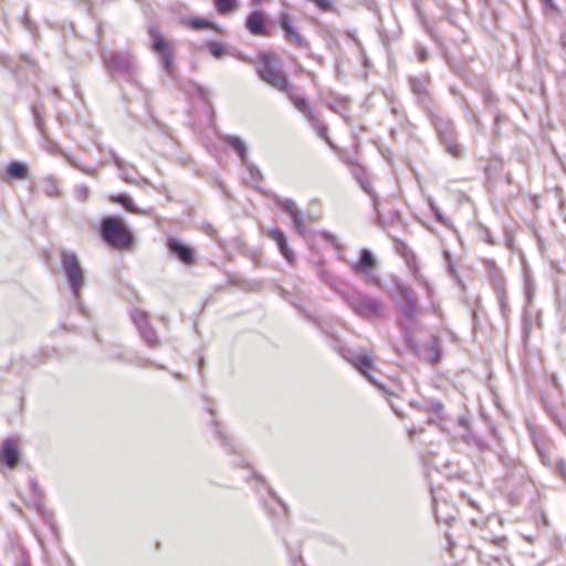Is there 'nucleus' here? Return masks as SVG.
<instances>
[{
	"label": "nucleus",
	"instance_id": "obj_54",
	"mask_svg": "<svg viewBox=\"0 0 566 566\" xmlns=\"http://www.w3.org/2000/svg\"><path fill=\"white\" fill-rule=\"evenodd\" d=\"M496 297H497L499 304L501 306V310L504 313L505 310H506V295H505V291L497 292L496 293Z\"/></svg>",
	"mask_w": 566,
	"mask_h": 566
},
{
	"label": "nucleus",
	"instance_id": "obj_24",
	"mask_svg": "<svg viewBox=\"0 0 566 566\" xmlns=\"http://www.w3.org/2000/svg\"><path fill=\"white\" fill-rule=\"evenodd\" d=\"M109 200L112 202L120 205L125 210H127L130 213L135 214H144V216H150L151 209H140L138 208L133 199L127 193H117V195H111Z\"/></svg>",
	"mask_w": 566,
	"mask_h": 566
},
{
	"label": "nucleus",
	"instance_id": "obj_22",
	"mask_svg": "<svg viewBox=\"0 0 566 566\" xmlns=\"http://www.w3.org/2000/svg\"><path fill=\"white\" fill-rule=\"evenodd\" d=\"M499 459L501 463L507 469V472L505 473V478L507 480L513 478H518L521 481H523L526 476V469L518 463L514 458L507 455V454H500Z\"/></svg>",
	"mask_w": 566,
	"mask_h": 566
},
{
	"label": "nucleus",
	"instance_id": "obj_47",
	"mask_svg": "<svg viewBox=\"0 0 566 566\" xmlns=\"http://www.w3.org/2000/svg\"><path fill=\"white\" fill-rule=\"evenodd\" d=\"M554 471L566 483V464H565V461L562 458L557 459V461L555 463V467H554Z\"/></svg>",
	"mask_w": 566,
	"mask_h": 566
},
{
	"label": "nucleus",
	"instance_id": "obj_37",
	"mask_svg": "<svg viewBox=\"0 0 566 566\" xmlns=\"http://www.w3.org/2000/svg\"><path fill=\"white\" fill-rule=\"evenodd\" d=\"M206 46L208 51L211 53L212 56L216 59H221L226 53V48L223 44L217 42V41H208L206 43Z\"/></svg>",
	"mask_w": 566,
	"mask_h": 566
},
{
	"label": "nucleus",
	"instance_id": "obj_29",
	"mask_svg": "<svg viewBox=\"0 0 566 566\" xmlns=\"http://www.w3.org/2000/svg\"><path fill=\"white\" fill-rule=\"evenodd\" d=\"M185 24L196 31L217 30V24L206 18L195 17L185 21Z\"/></svg>",
	"mask_w": 566,
	"mask_h": 566
},
{
	"label": "nucleus",
	"instance_id": "obj_62",
	"mask_svg": "<svg viewBox=\"0 0 566 566\" xmlns=\"http://www.w3.org/2000/svg\"><path fill=\"white\" fill-rule=\"evenodd\" d=\"M363 187H364V189L366 190V192L371 197L373 202H374V209H375V210H377V207H378V198L376 197V195H374V193L371 192V190H370L368 187H366V186H363Z\"/></svg>",
	"mask_w": 566,
	"mask_h": 566
},
{
	"label": "nucleus",
	"instance_id": "obj_8",
	"mask_svg": "<svg viewBox=\"0 0 566 566\" xmlns=\"http://www.w3.org/2000/svg\"><path fill=\"white\" fill-rule=\"evenodd\" d=\"M339 296L355 314L366 319L376 317L382 308L381 301L366 294H354L347 291H339Z\"/></svg>",
	"mask_w": 566,
	"mask_h": 566
},
{
	"label": "nucleus",
	"instance_id": "obj_46",
	"mask_svg": "<svg viewBox=\"0 0 566 566\" xmlns=\"http://www.w3.org/2000/svg\"><path fill=\"white\" fill-rule=\"evenodd\" d=\"M46 187H45V193L50 197H57L60 195L57 186L54 184V180L52 177H49L45 179Z\"/></svg>",
	"mask_w": 566,
	"mask_h": 566
},
{
	"label": "nucleus",
	"instance_id": "obj_59",
	"mask_svg": "<svg viewBox=\"0 0 566 566\" xmlns=\"http://www.w3.org/2000/svg\"><path fill=\"white\" fill-rule=\"evenodd\" d=\"M203 231H205V232H206V234H208L209 237H211V238H213V239H217V230H216L211 224H207V226H205Z\"/></svg>",
	"mask_w": 566,
	"mask_h": 566
},
{
	"label": "nucleus",
	"instance_id": "obj_28",
	"mask_svg": "<svg viewBox=\"0 0 566 566\" xmlns=\"http://www.w3.org/2000/svg\"><path fill=\"white\" fill-rule=\"evenodd\" d=\"M292 104L297 108L307 119L314 118V113L310 108L307 101L304 96L295 95L292 92V87L289 91L284 92Z\"/></svg>",
	"mask_w": 566,
	"mask_h": 566
},
{
	"label": "nucleus",
	"instance_id": "obj_4",
	"mask_svg": "<svg viewBox=\"0 0 566 566\" xmlns=\"http://www.w3.org/2000/svg\"><path fill=\"white\" fill-rule=\"evenodd\" d=\"M61 265L74 300L82 306L81 294L86 284V276L78 256L75 252L63 250L61 252ZM82 311L84 312V310Z\"/></svg>",
	"mask_w": 566,
	"mask_h": 566
},
{
	"label": "nucleus",
	"instance_id": "obj_13",
	"mask_svg": "<svg viewBox=\"0 0 566 566\" xmlns=\"http://www.w3.org/2000/svg\"><path fill=\"white\" fill-rule=\"evenodd\" d=\"M294 307L297 308L300 314L310 323H312L315 327H317L322 334L328 337L332 340H337L338 336L336 333V328L334 324L328 318H324L317 314L310 312L307 308L301 306L300 304L292 303Z\"/></svg>",
	"mask_w": 566,
	"mask_h": 566
},
{
	"label": "nucleus",
	"instance_id": "obj_6",
	"mask_svg": "<svg viewBox=\"0 0 566 566\" xmlns=\"http://www.w3.org/2000/svg\"><path fill=\"white\" fill-rule=\"evenodd\" d=\"M148 34L150 38L149 48L158 57L161 69L169 77L175 78L177 69L174 63L171 44L153 24L148 25Z\"/></svg>",
	"mask_w": 566,
	"mask_h": 566
},
{
	"label": "nucleus",
	"instance_id": "obj_44",
	"mask_svg": "<svg viewBox=\"0 0 566 566\" xmlns=\"http://www.w3.org/2000/svg\"><path fill=\"white\" fill-rule=\"evenodd\" d=\"M493 287L495 293L505 291L504 289V279L502 274L499 272L491 274Z\"/></svg>",
	"mask_w": 566,
	"mask_h": 566
},
{
	"label": "nucleus",
	"instance_id": "obj_58",
	"mask_svg": "<svg viewBox=\"0 0 566 566\" xmlns=\"http://www.w3.org/2000/svg\"><path fill=\"white\" fill-rule=\"evenodd\" d=\"M417 56H418L419 61L424 62L428 57L427 50L422 46H418L417 48Z\"/></svg>",
	"mask_w": 566,
	"mask_h": 566
},
{
	"label": "nucleus",
	"instance_id": "obj_10",
	"mask_svg": "<svg viewBox=\"0 0 566 566\" xmlns=\"http://www.w3.org/2000/svg\"><path fill=\"white\" fill-rule=\"evenodd\" d=\"M376 265L377 260L374 253L369 249L364 248L359 252L358 260L350 263V269L353 270L354 273L364 274L368 283L379 285V277L373 274V272L376 269Z\"/></svg>",
	"mask_w": 566,
	"mask_h": 566
},
{
	"label": "nucleus",
	"instance_id": "obj_42",
	"mask_svg": "<svg viewBox=\"0 0 566 566\" xmlns=\"http://www.w3.org/2000/svg\"><path fill=\"white\" fill-rule=\"evenodd\" d=\"M429 206H430V210L434 217V219L443 224V226H447L448 224V220L444 218L443 213L441 212V210L438 208V206L434 203L433 200H430L429 201Z\"/></svg>",
	"mask_w": 566,
	"mask_h": 566
},
{
	"label": "nucleus",
	"instance_id": "obj_53",
	"mask_svg": "<svg viewBox=\"0 0 566 566\" xmlns=\"http://www.w3.org/2000/svg\"><path fill=\"white\" fill-rule=\"evenodd\" d=\"M506 543H507V538L503 536V537L493 539L489 546H496L497 549L503 551L505 548Z\"/></svg>",
	"mask_w": 566,
	"mask_h": 566
},
{
	"label": "nucleus",
	"instance_id": "obj_60",
	"mask_svg": "<svg viewBox=\"0 0 566 566\" xmlns=\"http://www.w3.org/2000/svg\"><path fill=\"white\" fill-rule=\"evenodd\" d=\"M136 365L139 367H148V366L157 367V365L149 359H140V360H138V363H136ZM158 368H163V367L158 366Z\"/></svg>",
	"mask_w": 566,
	"mask_h": 566
},
{
	"label": "nucleus",
	"instance_id": "obj_39",
	"mask_svg": "<svg viewBox=\"0 0 566 566\" xmlns=\"http://www.w3.org/2000/svg\"><path fill=\"white\" fill-rule=\"evenodd\" d=\"M65 159L67 160V163L81 170L82 172L86 174V175H90V176H95L96 174V169L95 168H92V167H88V166H83V165H80L73 157L69 156V155H65Z\"/></svg>",
	"mask_w": 566,
	"mask_h": 566
},
{
	"label": "nucleus",
	"instance_id": "obj_7",
	"mask_svg": "<svg viewBox=\"0 0 566 566\" xmlns=\"http://www.w3.org/2000/svg\"><path fill=\"white\" fill-rule=\"evenodd\" d=\"M426 114L437 130L440 143L443 145L446 151L454 158H460L462 156V147L455 140L452 122L436 114L433 108L426 112Z\"/></svg>",
	"mask_w": 566,
	"mask_h": 566
},
{
	"label": "nucleus",
	"instance_id": "obj_14",
	"mask_svg": "<svg viewBox=\"0 0 566 566\" xmlns=\"http://www.w3.org/2000/svg\"><path fill=\"white\" fill-rule=\"evenodd\" d=\"M275 203L279 208L290 214L294 231L300 235H305L306 226L304 222V216L303 212L296 207L295 202L292 199L276 197Z\"/></svg>",
	"mask_w": 566,
	"mask_h": 566
},
{
	"label": "nucleus",
	"instance_id": "obj_25",
	"mask_svg": "<svg viewBox=\"0 0 566 566\" xmlns=\"http://www.w3.org/2000/svg\"><path fill=\"white\" fill-rule=\"evenodd\" d=\"M353 366L359 371L360 375H363L369 382L377 385V381L370 374V370L373 369V359L369 354L365 352H360L357 356L355 363Z\"/></svg>",
	"mask_w": 566,
	"mask_h": 566
},
{
	"label": "nucleus",
	"instance_id": "obj_41",
	"mask_svg": "<svg viewBox=\"0 0 566 566\" xmlns=\"http://www.w3.org/2000/svg\"><path fill=\"white\" fill-rule=\"evenodd\" d=\"M532 440L537 453H543V450H549V443L544 438L532 433Z\"/></svg>",
	"mask_w": 566,
	"mask_h": 566
},
{
	"label": "nucleus",
	"instance_id": "obj_26",
	"mask_svg": "<svg viewBox=\"0 0 566 566\" xmlns=\"http://www.w3.org/2000/svg\"><path fill=\"white\" fill-rule=\"evenodd\" d=\"M268 493L271 497V501L277 506L279 511L275 512V510L273 507L270 506V504H265V509L266 511L269 512V515L273 518V520H284L287 517V506L285 505V503H283V501L277 496V494L271 489V488H268Z\"/></svg>",
	"mask_w": 566,
	"mask_h": 566
},
{
	"label": "nucleus",
	"instance_id": "obj_52",
	"mask_svg": "<svg viewBox=\"0 0 566 566\" xmlns=\"http://www.w3.org/2000/svg\"><path fill=\"white\" fill-rule=\"evenodd\" d=\"M434 514L438 522H444L447 524H450L451 521L454 520V516L452 515L442 516L437 505L434 506Z\"/></svg>",
	"mask_w": 566,
	"mask_h": 566
},
{
	"label": "nucleus",
	"instance_id": "obj_18",
	"mask_svg": "<svg viewBox=\"0 0 566 566\" xmlns=\"http://www.w3.org/2000/svg\"><path fill=\"white\" fill-rule=\"evenodd\" d=\"M111 157L117 169L119 170V177L133 185H138L139 180L147 182L146 179L142 178L138 174V171L135 169V167L128 163H126L124 159H122L119 156H117L114 151H111Z\"/></svg>",
	"mask_w": 566,
	"mask_h": 566
},
{
	"label": "nucleus",
	"instance_id": "obj_55",
	"mask_svg": "<svg viewBox=\"0 0 566 566\" xmlns=\"http://www.w3.org/2000/svg\"><path fill=\"white\" fill-rule=\"evenodd\" d=\"M539 458H541V461L542 463L547 467V468H552V462L549 460V457H548V450H543V453H538Z\"/></svg>",
	"mask_w": 566,
	"mask_h": 566
},
{
	"label": "nucleus",
	"instance_id": "obj_20",
	"mask_svg": "<svg viewBox=\"0 0 566 566\" xmlns=\"http://www.w3.org/2000/svg\"><path fill=\"white\" fill-rule=\"evenodd\" d=\"M268 237L275 241L279 251L289 263H293L295 255L293 250L287 244L285 233L280 228H273L268 231Z\"/></svg>",
	"mask_w": 566,
	"mask_h": 566
},
{
	"label": "nucleus",
	"instance_id": "obj_57",
	"mask_svg": "<svg viewBox=\"0 0 566 566\" xmlns=\"http://www.w3.org/2000/svg\"><path fill=\"white\" fill-rule=\"evenodd\" d=\"M557 303L559 311L566 312V294L562 295L560 293L557 294Z\"/></svg>",
	"mask_w": 566,
	"mask_h": 566
},
{
	"label": "nucleus",
	"instance_id": "obj_36",
	"mask_svg": "<svg viewBox=\"0 0 566 566\" xmlns=\"http://www.w3.org/2000/svg\"><path fill=\"white\" fill-rule=\"evenodd\" d=\"M319 279L322 280L323 283L333 289L338 295L339 291H343L342 289L338 287L335 277L325 269L319 270Z\"/></svg>",
	"mask_w": 566,
	"mask_h": 566
},
{
	"label": "nucleus",
	"instance_id": "obj_11",
	"mask_svg": "<svg viewBox=\"0 0 566 566\" xmlns=\"http://www.w3.org/2000/svg\"><path fill=\"white\" fill-rule=\"evenodd\" d=\"M166 248L171 256L177 259L184 265L192 266L197 262L196 250L180 239L168 238Z\"/></svg>",
	"mask_w": 566,
	"mask_h": 566
},
{
	"label": "nucleus",
	"instance_id": "obj_56",
	"mask_svg": "<svg viewBox=\"0 0 566 566\" xmlns=\"http://www.w3.org/2000/svg\"><path fill=\"white\" fill-rule=\"evenodd\" d=\"M46 150L51 154H59L61 151L60 145L55 142H48Z\"/></svg>",
	"mask_w": 566,
	"mask_h": 566
},
{
	"label": "nucleus",
	"instance_id": "obj_34",
	"mask_svg": "<svg viewBox=\"0 0 566 566\" xmlns=\"http://www.w3.org/2000/svg\"><path fill=\"white\" fill-rule=\"evenodd\" d=\"M242 165L248 170L253 187L256 188V185L263 179V175H262L261 170L259 169V167L255 164H253L250 160H247Z\"/></svg>",
	"mask_w": 566,
	"mask_h": 566
},
{
	"label": "nucleus",
	"instance_id": "obj_30",
	"mask_svg": "<svg viewBox=\"0 0 566 566\" xmlns=\"http://www.w3.org/2000/svg\"><path fill=\"white\" fill-rule=\"evenodd\" d=\"M214 434L221 446L228 453H239L234 444L231 442V438L228 437L219 427L216 420H213Z\"/></svg>",
	"mask_w": 566,
	"mask_h": 566
},
{
	"label": "nucleus",
	"instance_id": "obj_49",
	"mask_svg": "<svg viewBox=\"0 0 566 566\" xmlns=\"http://www.w3.org/2000/svg\"><path fill=\"white\" fill-rule=\"evenodd\" d=\"M21 23L23 24V27L32 34L35 33L36 31V27L35 24L31 21L30 17H29V13L28 12H24V14L22 15L21 18Z\"/></svg>",
	"mask_w": 566,
	"mask_h": 566
},
{
	"label": "nucleus",
	"instance_id": "obj_38",
	"mask_svg": "<svg viewBox=\"0 0 566 566\" xmlns=\"http://www.w3.org/2000/svg\"><path fill=\"white\" fill-rule=\"evenodd\" d=\"M448 64L450 69L457 73L460 77H462L469 85L474 81V78H469V75L467 73V70L464 65L461 62L453 63L452 61L448 60Z\"/></svg>",
	"mask_w": 566,
	"mask_h": 566
},
{
	"label": "nucleus",
	"instance_id": "obj_23",
	"mask_svg": "<svg viewBox=\"0 0 566 566\" xmlns=\"http://www.w3.org/2000/svg\"><path fill=\"white\" fill-rule=\"evenodd\" d=\"M29 177V167L25 163L13 160L8 164L6 174L2 177L4 181L25 180Z\"/></svg>",
	"mask_w": 566,
	"mask_h": 566
},
{
	"label": "nucleus",
	"instance_id": "obj_64",
	"mask_svg": "<svg viewBox=\"0 0 566 566\" xmlns=\"http://www.w3.org/2000/svg\"><path fill=\"white\" fill-rule=\"evenodd\" d=\"M543 405H544V408L545 410L547 411V413L554 419L555 422H557V417L554 412V410L543 400Z\"/></svg>",
	"mask_w": 566,
	"mask_h": 566
},
{
	"label": "nucleus",
	"instance_id": "obj_2",
	"mask_svg": "<svg viewBox=\"0 0 566 566\" xmlns=\"http://www.w3.org/2000/svg\"><path fill=\"white\" fill-rule=\"evenodd\" d=\"M101 57L107 74L118 84L137 85L136 59L127 50L115 51L103 48Z\"/></svg>",
	"mask_w": 566,
	"mask_h": 566
},
{
	"label": "nucleus",
	"instance_id": "obj_50",
	"mask_svg": "<svg viewBox=\"0 0 566 566\" xmlns=\"http://www.w3.org/2000/svg\"><path fill=\"white\" fill-rule=\"evenodd\" d=\"M75 192L78 200L86 201L88 198L90 190L86 186L81 185L76 187Z\"/></svg>",
	"mask_w": 566,
	"mask_h": 566
},
{
	"label": "nucleus",
	"instance_id": "obj_3",
	"mask_svg": "<svg viewBox=\"0 0 566 566\" xmlns=\"http://www.w3.org/2000/svg\"><path fill=\"white\" fill-rule=\"evenodd\" d=\"M99 235L108 247L115 250L124 251L134 248V234L119 217H103L99 222Z\"/></svg>",
	"mask_w": 566,
	"mask_h": 566
},
{
	"label": "nucleus",
	"instance_id": "obj_61",
	"mask_svg": "<svg viewBox=\"0 0 566 566\" xmlns=\"http://www.w3.org/2000/svg\"><path fill=\"white\" fill-rule=\"evenodd\" d=\"M485 265L490 272V275L499 272V270L496 269L495 262L493 260H485Z\"/></svg>",
	"mask_w": 566,
	"mask_h": 566
},
{
	"label": "nucleus",
	"instance_id": "obj_5",
	"mask_svg": "<svg viewBox=\"0 0 566 566\" xmlns=\"http://www.w3.org/2000/svg\"><path fill=\"white\" fill-rule=\"evenodd\" d=\"M258 76L280 92H285L291 88V83L286 74L277 67L276 61L270 53L261 52L256 65Z\"/></svg>",
	"mask_w": 566,
	"mask_h": 566
},
{
	"label": "nucleus",
	"instance_id": "obj_40",
	"mask_svg": "<svg viewBox=\"0 0 566 566\" xmlns=\"http://www.w3.org/2000/svg\"><path fill=\"white\" fill-rule=\"evenodd\" d=\"M311 125L314 127V129L316 130V133L318 134L319 137H322L323 139L327 140V126L319 122L316 116L314 115V118L312 119H307Z\"/></svg>",
	"mask_w": 566,
	"mask_h": 566
},
{
	"label": "nucleus",
	"instance_id": "obj_16",
	"mask_svg": "<svg viewBox=\"0 0 566 566\" xmlns=\"http://www.w3.org/2000/svg\"><path fill=\"white\" fill-rule=\"evenodd\" d=\"M21 458V452L13 438H7L0 446V463L8 469H14Z\"/></svg>",
	"mask_w": 566,
	"mask_h": 566
},
{
	"label": "nucleus",
	"instance_id": "obj_27",
	"mask_svg": "<svg viewBox=\"0 0 566 566\" xmlns=\"http://www.w3.org/2000/svg\"><path fill=\"white\" fill-rule=\"evenodd\" d=\"M222 140L228 146H230L231 148H233L235 150V153L238 154L242 164L245 163L247 160H249L248 159V148L240 137L234 136V135H224L222 137Z\"/></svg>",
	"mask_w": 566,
	"mask_h": 566
},
{
	"label": "nucleus",
	"instance_id": "obj_31",
	"mask_svg": "<svg viewBox=\"0 0 566 566\" xmlns=\"http://www.w3.org/2000/svg\"><path fill=\"white\" fill-rule=\"evenodd\" d=\"M217 11L227 15L232 13L239 7V0H213Z\"/></svg>",
	"mask_w": 566,
	"mask_h": 566
},
{
	"label": "nucleus",
	"instance_id": "obj_32",
	"mask_svg": "<svg viewBox=\"0 0 566 566\" xmlns=\"http://www.w3.org/2000/svg\"><path fill=\"white\" fill-rule=\"evenodd\" d=\"M421 411L426 413H434L439 419H442L443 403L440 400L430 399L423 403Z\"/></svg>",
	"mask_w": 566,
	"mask_h": 566
},
{
	"label": "nucleus",
	"instance_id": "obj_45",
	"mask_svg": "<svg viewBox=\"0 0 566 566\" xmlns=\"http://www.w3.org/2000/svg\"><path fill=\"white\" fill-rule=\"evenodd\" d=\"M192 93L197 95L202 102H209V92L199 84H192Z\"/></svg>",
	"mask_w": 566,
	"mask_h": 566
},
{
	"label": "nucleus",
	"instance_id": "obj_33",
	"mask_svg": "<svg viewBox=\"0 0 566 566\" xmlns=\"http://www.w3.org/2000/svg\"><path fill=\"white\" fill-rule=\"evenodd\" d=\"M29 488H30V491L32 492V495H33L34 506L39 511H41L42 510L43 493H42V490H41L40 485L38 484L35 478H30L29 479Z\"/></svg>",
	"mask_w": 566,
	"mask_h": 566
},
{
	"label": "nucleus",
	"instance_id": "obj_1",
	"mask_svg": "<svg viewBox=\"0 0 566 566\" xmlns=\"http://www.w3.org/2000/svg\"><path fill=\"white\" fill-rule=\"evenodd\" d=\"M392 302L397 311V326L402 333L409 350H417V342L412 334L419 325L420 307L410 286L401 280L394 281Z\"/></svg>",
	"mask_w": 566,
	"mask_h": 566
},
{
	"label": "nucleus",
	"instance_id": "obj_15",
	"mask_svg": "<svg viewBox=\"0 0 566 566\" xmlns=\"http://www.w3.org/2000/svg\"><path fill=\"white\" fill-rule=\"evenodd\" d=\"M244 25L247 30L255 36H268L271 33L268 18L260 10L251 11L245 19Z\"/></svg>",
	"mask_w": 566,
	"mask_h": 566
},
{
	"label": "nucleus",
	"instance_id": "obj_63",
	"mask_svg": "<svg viewBox=\"0 0 566 566\" xmlns=\"http://www.w3.org/2000/svg\"><path fill=\"white\" fill-rule=\"evenodd\" d=\"M17 566H29L28 562L25 560L23 551L20 552V556L17 560Z\"/></svg>",
	"mask_w": 566,
	"mask_h": 566
},
{
	"label": "nucleus",
	"instance_id": "obj_9",
	"mask_svg": "<svg viewBox=\"0 0 566 566\" xmlns=\"http://www.w3.org/2000/svg\"><path fill=\"white\" fill-rule=\"evenodd\" d=\"M130 318L138 329L140 337L151 348H156L160 345V338L157 332L149 322V315L147 312L134 308L130 311Z\"/></svg>",
	"mask_w": 566,
	"mask_h": 566
},
{
	"label": "nucleus",
	"instance_id": "obj_51",
	"mask_svg": "<svg viewBox=\"0 0 566 566\" xmlns=\"http://www.w3.org/2000/svg\"><path fill=\"white\" fill-rule=\"evenodd\" d=\"M321 237H322L325 241H327L328 243H331V244H332V245H334V247H338V245H339V244H338V241H337V238H336L333 233H331V232H328V231H322V232H321Z\"/></svg>",
	"mask_w": 566,
	"mask_h": 566
},
{
	"label": "nucleus",
	"instance_id": "obj_48",
	"mask_svg": "<svg viewBox=\"0 0 566 566\" xmlns=\"http://www.w3.org/2000/svg\"><path fill=\"white\" fill-rule=\"evenodd\" d=\"M480 555V559L482 562H484L485 564H490L491 560H495V562H499L502 554H490V552L488 551V548L485 551H481L479 553Z\"/></svg>",
	"mask_w": 566,
	"mask_h": 566
},
{
	"label": "nucleus",
	"instance_id": "obj_19",
	"mask_svg": "<svg viewBox=\"0 0 566 566\" xmlns=\"http://www.w3.org/2000/svg\"><path fill=\"white\" fill-rule=\"evenodd\" d=\"M409 82L411 91L417 96V103L424 113L433 108V101L426 88L424 82L417 77H410Z\"/></svg>",
	"mask_w": 566,
	"mask_h": 566
},
{
	"label": "nucleus",
	"instance_id": "obj_35",
	"mask_svg": "<svg viewBox=\"0 0 566 566\" xmlns=\"http://www.w3.org/2000/svg\"><path fill=\"white\" fill-rule=\"evenodd\" d=\"M333 348L346 360L348 361L352 366L353 364L355 363L357 356L359 355L360 352H356L352 348H348L346 346H343V345H334Z\"/></svg>",
	"mask_w": 566,
	"mask_h": 566
},
{
	"label": "nucleus",
	"instance_id": "obj_12",
	"mask_svg": "<svg viewBox=\"0 0 566 566\" xmlns=\"http://www.w3.org/2000/svg\"><path fill=\"white\" fill-rule=\"evenodd\" d=\"M279 23L284 32V38L287 43L298 49L310 51L308 41L293 25L291 17L286 11H282L280 13Z\"/></svg>",
	"mask_w": 566,
	"mask_h": 566
},
{
	"label": "nucleus",
	"instance_id": "obj_21",
	"mask_svg": "<svg viewBox=\"0 0 566 566\" xmlns=\"http://www.w3.org/2000/svg\"><path fill=\"white\" fill-rule=\"evenodd\" d=\"M470 85L480 92V94L483 97V102H484L485 106L490 111L496 109L497 98L491 91L490 86L485 83L483 77L474 76V81L472 83H470Z\"/></svg>",
	"mask_w": 566,
	"mask_h": 566
},
{
	"label": "nucleus",
	"instance_id": "obj_17",
	"mask_svg": "<svg viewBox=\"0 0 566 566\" xmlns=\"http://www.w3.org/2000/svg\"><path fill=\"white\" fill-rule=\"evenodd\" d=\"M410 352L418 358L429 361L430 364H437L441 359V347L437 336H432L430 342L421 346L417 344V350Z\"/></svg>",
	"mask_w": 566,
	"mask_h": 566
},
{
	"label": "nucleus",
	"instance_id": "obj_43",
	"mask_svg": "<svg viewBox=\"0 0 566 566\" xmlns=\"http://www.w3.org/2000/svg\"><path fill=\"white\" fill-rule=\"evenodd\" d=\"M31 112L34 117V123H35L36 129L41 133V135L45 136L42 116H41L38 107L35 105H33L31 107Z\"/></svg>",
	"mask_w": 566,
	"mask_h": 566
}]
</instances>
